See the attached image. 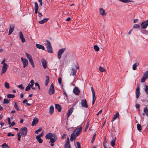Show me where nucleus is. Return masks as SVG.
<instances>
[{"label": "nucleus", "mask_w": 148, "mask_h": 148, "mask_svg": "<svg viewBox=\"0 0 148 148\" xmlns=\"http://www.w3.org/2000/svg\"><path fill=\"white\" fill-rule=\"evenodd\" d=\"M64 148H71L70 144H65Z\"/></svg>", "instance_id": "a18cd8bd"}, {"label": "nucleus", "mask_w": 148, "mask_h": 148, "mask_svg": "<svg viewBox=\"0 0 148 148\" xmlns=\"http://www.w3.org/2000/svg\"><path fill=\"white\" fill-rule=\"evenodd\" d=\"M49 19V18H44L41 21H39V23L41 24H43L46 22H47Z\"/></svg>", "instance_id": "bb28decb"}, {"label": "nucleus", "mask_w": 148, "mask_h": 148, "mask_svg": "<svg viewBox=\"0 0 148 148\" xmlns=\"http://www.w3.org/2000/svg\"><path fill=\"white\" fill-rule=\"evenodd\" d=\"M119 1L125 3H127L129 2H134V1L130 0H119Z\"/></svg>", "instance_id": "7c9ffc66"}, {"label": "nucleus", "mask_w": 148, "mask_h": 148, "mask_svg": "<svg viewBox=\"0 0 148 148\" xmlns=\"http://www.w3.org/2000/svg\"><path fill=\"white\" fill-rule=\"evenodd\" d=\"M18 135V140H20L21 136L20 135V134L19 133H17Z\"/></svg>", "instance_id": "864d4df0"}, {"label": "nucleus", "mask_w": 148, "mask_h": 148, "mask_svg": "<svg viewBox=\"0 0 148 148\" xmlns=\"http://www.w3.org/2000/svg\"><path fill=\"white\" fill-rule=\"evenodd\" d=\"M35 86H37L38 87V89L39 90L40 89V85L38 83H37V82L35 83Z\"/></svg>", "instance_id": "4d7b16f0"}, {"label": "nucleus", "mask_w": 148, "mask_h": 148, "mask_svg": "<svg viewBox=\"0 0 148 148\" xmlns=\"http://www.w3.org/2000/svg\"><path fill=\"white\" fill-rule=\"evenodd\" d=\"M41 61L42 65L43 68L45 69H46L47 67V62L46 61L45 59H41Z\"/></svg>", "instance_id": "2eb2a0df"}, {"label": "nucleus", "mask_w": 148, "mask_h": 148, "mask_svg": "<svg viewBox=\"0 0 148 148\" xmlns=\"http://www.w3.org/2000/svg\"><path fill=\"white\" fill-rule=\"evenodd\" d=\"M8 66V64L6 63H5L3 64L1 72L2 74H4L6 72L7 69V66Z\"/></svg>", "instance_id": "9b49d317"}, {"label": "nucleus", "mask_w": 148, "mask_h": 148, "mask_svg": "<svg viewBox=\"0 0 148 148\" xmlns=\"http://www.w3.org/2000/svg\"><path fill=\"white\" fill-rule=\"evenodd\" d=\"M73 92L76 95H78L80 91L76 87H75L73 90Z\"/></svg>", "instance_id": "412c9836"}, {"label": "nucleus", "mask_w": 148, "mask_h": 148, "mask_svg": "<svg viewBox=\"0 0 148 148\" xmlns=\"http://www.w3.org/2000/svg\"><path fill=\"white\" fill-rule=\"evenodd\" d=\"M36 138L39 143H42L43 140L40 138L38 137L37 138V137H36Z\"/></svg>", "instance_id": "c9c22d12"}, {"label": "nucleus", "mask_w": 148, "mask_h": 148, "mask_svg": "<svg viewBox=\"0 0 148 148\" xmlns=\"http://www.w3.org/2000/svg\"><path fill=\"white\" fill-rule=\"evenodd\" d=\"M99 14L103 16H106L107 13L105 12V10L102 8H100L99 9Z\"/></svg>", "instance_id": "ddd939ff"}, {"label": "nucleus", "mask_w": 148, "mask_h": 148, "mask_svg": "<svg viewBox=\"0 0 148 148\" xmlns=\"http://www.w3.org/2000/svg\"><path fill=\"white\" fill-rule=\"evenodd\" d=\"M25 55L27 57V58L28 59L30 63L32 65V67L33 68L35 66V65L32 57L29 54L27 53H25Z\"/></svg>", "instance_id": "7ed1b4c3"}, {"label": "nucleus", "mask_w": 148, "mask_h": 148, "mask_svg": "<svg viewBox=\"0 0 148 148\" xmlns=\"http://www.w3.org/2000/svg\"><path fill=\"white\" fill-rule=\"evenodd\" d=\"M56 139H57V137H56V138H51L50 139V140L49 141V143H53L55 142V141Z\"/></svg>", "instance_id": "2f4dec72"}, {"label": "nucleus", "mask_w": 148, "mask_h": 148, "mask_svg": "<svg viewBox=\"0 0 148 148\" xmlns=\"http://www.w3.org/2000/svg\"><path fill=\"white\" fill-rule=\"evenodd\" d=\"M27 130L26 127H24L21 128L19 130V133L21 134V135L25 137L27 135Z\"/></svg>", "instance_id": "f257e3e1"}, {"label": "nucleus", "mask_w": 148, "mask_h": 148, "mask_svg": "<svg viewBox=\"0 0 148 148\" xmlns=\"http://www.w3.org/2000/svg\"><path fill=\"white\" fill-rule=\"evenodd\" d=\"M96 136V134H95L93 136V137H92V139L91 140V143H93L94 140H95V137Z\"/></svg>", "instance_id": "3c124183"}, {"label": "nucleus", "mask_w": 148, "mask_h": 148, "mask_svg": "<svg viewBox=\"0 0 148 148\" xmlns=\"http://www.w3.org/2000/svg\"><path fill=\"white\" fill-rule=\"evenodd\" d=\"M58 82L59 83L61 84L62 82V79L61 77H60L58 79Z\"/></svg>", "instance_id": "052dcab7"}, {"label": "nucleus", "mask_w": 148, "mask_h": 148, "mask_svg": "<svg viewBox=\"0 0 148 148\" xmlns=\"http://www.w3.org/2000/svg\"><path fill=\"white\" fill-rule=\"evenodd\" d=\"M47 43L46 44L47 48V49L48 52L49 53H53L52 47L50 41L47 40Z\"/></svg>", "instance_id": "f03ea898"}, {"label": "nucleus", "mask_w": 148, "mask_h": 148, "mask_svg": "<svg viewBox=\"0 0 148 148\" xmlns=\"http://www.w3.org/2000/svg\"><path fill=\"white\" fill-rule=\"evenodd\" d=\"M94 50L96 51H98L99 50V48L97 45H95L94 46Z\"/></svg>", "instance_id": "58836bf2"}, {"label": "nucleus", "mask_w": 148, "mask_h": 148, "mask_svg": "<svg viewBox=\"0 0 148 148\" xmlns=\"http://www.w3.org/2000/svg\"><path fill=\"white\" fill-rule=\"evenodd\" d=\"M14 28V25H10V29L9 31L8 35H10L13 32Z\"/></svg>", "instance_id": "dca6fc26"}, {"label": "nucleus", "mask_w": 148, "mask_h": 148, "mask_svg": "<svg viewBox=\"0 0 148 148\" xmlns=\"http://www.w3.org/2000/svg\"><path fill=\"white\" fill-rule=\"evenodd\" d=\"M42 130V129L41 128H40L35 131V133L36 134H38V132H40Z\"/></svg>", "instance_id": "603ef678"}, {"label": "nucleus", "mask_w": 148, "mask_h": 148, "mask_svg": "<svg viewBox=\"0 0 148 148\" xmlns=\"http://www.w3.org/2000/svg\"><path fill=\"white\" fill-rule=\"evenodd\" d=\"M137 128L138 130L140 132H141V125L139 124H138L137 125Z\"/></svg>", "instance_id": "72a5a7b5"}, {"label": "nucleus", "mask_w": 148, "mask_h": 148, "mask_svg": "<svg viewBox=\"0 0 148 148\" xmlns=\"http://www.w3.org/2000/svg\"><path fill=\"white\" fill-rule=\"evenodd\" d=\"M144 112L143 113V116L145 115V114L148 117V109L147 107H145L144 108L143 110Z\"/></svg>", "instance_id": "393cba45"}, {"label": "nucleus", "mask_w": 148, "mask_h": 148, "mask_svg": "<svg viewBox=\"0 0 148 148\" xmlns=\"http://www.w3.org/2000/svg\"><path fill=\"white\" fill-rule=\"evenodd\" d=\"M10 100L8 99H5L3 100V103L4 104H7L9 103Z\"/></svg>", "instance_id": "4c0bfd02"}, {"label": "nucleus", "mask_w": 148, "mask_h": 148, "mask_svg": "<svg viewBox=\"0 0 148 148\" xmlns=\"http://www.w3.org/2000/svg\"><path fill=\"white\" fill-rule=\"evenodd\" d=\"M5 58L3 59V60L1 62V64H4L5 63Z\"/></svg>", "instance_id": "0e129e2a"}, {"label": "nucleus", "mask_w": 148, "mask_h": 148, "mask_svg": "<svg viewBox=\"0 0 148 148\" xmlns=\"http://www.w3.org/2000/svg\"><path fill=\"white\" fill-rule=\"evenodd\" d=\"M148 78V71H147L144 74L142 77L141 79L140 82L142 83L144 82Z\"/></svg>", "instance_id": "20e7f679"}, {"label": "nucleus", "mask_w": 148, "mask_h": 148, "mask_svg": "<svg viewBox=\"0 0 148 148\" xmlns=\"http://www.w3.org/2000/svg\"><path fill=\"white\" fill-rule=\"evenodd\" d=\"M55 108L59 112H60L61 111L62 108L60 105L56 104L55 105Z\"/></svg>", "instance_id": "b1692460"}, {"label": "nucleus", "mask_w": 148, "mask_h": 148, "mask_svg": "<svg viewBox=\"0 0 148 148\" xmlns=\"http://www.w3.org/2000/svg\"><path fill=\"white\" fill-rule=\"evenodd\" d=\"M107 142L106 140V139L105 138L104 139L103 143V145H106Z\"/></svg>", "instance_id": "680f3d73"}, {"label": "nucleus", "mask_w": 148, "mask_h": 148, "mask_svg": "<svg viewBox=\"0 0 148 148\" xmlns=\"http://www.w3.org/2000/svg\"><path fill=\"white\" fill-rule=\"evenodd\" d=\"M38 15L39 17H41L42 16V14L40 12H38Z\"/></svg>", "instance_id": "338daca9"}, {"label": "nucleus", "mask_w": 148, "mask_h": 148, "mask_svg": "<svg viewBox=\"0 0 148 148\" xmlns=\"http://www.w3.org/2000/svg\"><path fill=\"white\" fill-rule=\"evenodd\" d=\"M139 63L138 62H136L133 64L132 66V69L134 70H135L136 69V67L139 65Z\"/></svg>", "instance_id": "a878e982"}, {"label": "nucleus", "mask_w": 148, "mask_h": 148, "mask_svg": "<svg viewBox=\"0 0 148 148\" xmlns=\"http://www.w3.org/2000/svg\"><path fill=\"white\" fill-rule=\"evenodd\" d=\"M1 147L2 148H5L7 147V148H9V147L7 145L6 143H4L1 145Z\"/></svg>", "instance_id": "e433bc0d"}, {"label": "nucleus", "mask_w": 148, "mask_h": 148, "mask_svg": "<svg viewBox=\"0 0 148 148\" xmlns=\"http://www.w3.org/2000/svg\"><path fill=\"white\" fill-rule=\"evenodd\" d=\"M99 70L101 72H103L105 71V70L102 67L100 66Z\"/></svg>", "instance_id": "79ce46f5"}, {"label": "nucleus", "mask_w": 148, "mask_h": 148, "mask_svg": "<svg viewBox=\"0 0 148 148\" xmlns=\"http://www.w3.org/2000/svg\"><path fill=\"white\" fill-rule=\"evenodd\" d=\"M119 113L118 112H117L116 114H115L114 115V117L112 121V122L113 121H114L116 119L118 118L119 117Z\"/></svg>", "instance_id": "c756f323"}, {"label": "nucleus", "mask_w": 148, "mask_h": 148, "mask_svg": "<svg viewBox=\"0 0 148 148\" xmlns=\"http://www.w3.org/2000/svg\"><path fill=\"white\" fill-rule=\"evenodd\" d=\"M43 134H44L43 133V132H42L41 133L39 134V135L36 136V137H37V138L38 137L40 138V137H42L43 136Z\"/></svg>", "instance_id": "5fc2aeb1"}, {"label": "nucleus", "mask_w": 148, "mask_h": 148, "mask_svg": "<svg viewBox=\"0 0 148 148\" xmlns=\"http://www.w3.org/2000/svg\"><path fill=\"white\" fill-rule=\"evenodd\" d=\"M76 137H77V136H76V135L74 133H73L71 134L70 140L72 141L74 140H75Z\"/></svg>", "instance_id": "4be33fe9"}, {"label": "nucleus", "mask_w": 148, "mask_h": 148, "mask_svg": "<svg viewBox=\"0 0 148 148\" xmlns=\"http://www.w3.org/2000/svg\"><path fill=\"white\" fill-rule=\"evenodd\" d=\"M54 108L53 106H51L50 107L49 112L50 114H53L54 111Z\"/></svg>", "instance_id": "c85d7f7f"}, {"label": "nucleus", "mask_w": 148, "mask_h": 148, "mask_svg": "<svg viewBox=\"0 0 148 148\" xmlns=\"http://www.w3.org/2000/svg\"><path fill=\"white\" fill-rule=\"evenodd\" d=\"M56 137V135L53 134L51 133H49L47 134L45 136V138L48 139H50L51 138H55Z\"/></svg>", "instance_id": "1a4fd4ad"}, {"label": "nucleus", "mask_w": 148, "mask_h": 148, "mask_svg": "<svg viewBox=\"0 0 148 148\" xmlns=\"http://www.w3.org/2000/svg\"><path fill=\"white\" fill-rule=\"evenodd\" d=\"M34 9L38 10V5L37 2H35L34 3Z\"/></svg>", "instance_id": "37998d69"}, {"label": "nucleus", "mask_w": 148, "mask_h": 148, "mask_svg": "<svg viewBox=\"0 0 148 148\" xmlns=\"http://www.w3.org/2000/svg\"><path fill=\"white\" fill-rule=\"evenodd\" d=\"M38 118L36 117H35L32 121L31 125L32 126H34L36 125L38 122Z\"/></svg>", "instance_id": "4468645a"}, {"label": "nucleus", "mask_w": 148, "mask_h": 148, "mask_svg": "<svg viewBox=\"0 0 148 148\" xmlns=\"http://www.w3.org/2000/svg\"><path fill=\"white\" fill-rule=\"evenodd\" d=\"M36 46L37 48L38 49H42L43 50H44L45 49V48L43 45L39 44H36Z\"/></svg>", "instance_id": "aec40b11"}, {"label": "nucleus", "mask_w": 148, "mask_h": 148, "mask_svg": "<svg viewBox=\"0 0 148 148\" xmlns=\"http://www.w3.org/2000/svg\"><path fill=\"white\" fill-rule=\"evenodd\" d=\"M72 71H73V76H75L76 74V71L75 69L73 68H72Z\"/></svg>", "instance_id": "8fccbe9b"}, {"label": "nucleus", "mask_w": 148, "mask_h": 148, "mask_svg": "<svg viewBox=\"0 0 148 148\" xmlns=\"http://www.w3.org/2000/svg\"><path fill=\"white\" fill-rule=\"evenodd\" d=\"M18 88L22 89H23L24 88L22 84L18 85Z\"/></svg>", "instance_id": "6e6d98bb"}, {"label": "nucleus", "mask_w": 148, "mask_h": 148, "mask_svg": "<svg viewBox=\"0 0 148 148\" xmlns=\"http://www.w3.org/2000/svg\"><path fill=\"white\" fill-rule=\"evenodd\" d=\"M7 97L9 98H13L15 97V96L14 95L8 94H7Z\"/></svg>", "instance_id": "473e14b6"}, {"label": "nucleus", "mask_w": 148, "mask_h": 148, "mask_svg": "<svg viewBox=\"0 0 148 148\" xmlns=\"http://www.w3.org/2000/svg\"><path fill=\"white\" fill-rule=\"evenodd\" d=\"M91 89L92 93V104L93 105L96 100L95 94V91L92 87H91Z\"/></svg>", "instance_id": "6e6552de"}, {"label": "nucleus", "mask_w": 148, "mask_h": 148, "mask_svg": "<svg viewBox=\"0 0 148 148\" xmlns=\"http://www.w3.org/2000/svg\"><path fill=\"white\" fill-rule=\"evenodd\" d=\"M16 124V123L15 122H12L11 125L9 126V127H10V126H13L14 125Z\"/></svg>", "instance_id": "e2e57ef3"}, {"label": "nucleus", "mask_w": 148, "mask_h": 148, "mask_svg": "<svg viewBox=\"0 0 148 148\" xmlns=\"http://www.w3.org/2000/svg\"><path fill=\"white\" fill-rule=\"evenodd\" d=\"M21 59L23 63V67L24 68H25L28 65V61L26 59L23 57L21 58Z\"/></svg>", "instance_id": "9d476101"}, {"label": "nucleus", "mask_w": 148, "mask_h": 148, "mask_svg": "<svg viewBox=\"0 0 148 148\" xmlns=\"http://www.w3.org/2000/svg\"><path fill=\"white\" fill-rule=\"evenodd\" d=\"M69 138L68 137L66 139V141L65 144H70L69 143Z\"/></svg>", "instance_id": "bf43d9fd"}, {"label": "nucleus", "mask_w": 148, "mask_h": 148, "mask_svg": "<svg viewBox=\"0 0 148 148\" xmlns=\"http://www.w3.org/2000/svg\"><path fill=\"white\" fill-rule=\"evenodd\" d=\"M138 21V19H135L134 20L133 22L134 23L137 22Z\"/></svg>", "instance_id": "774afa93"}, {"label": "nucleus", "mask_w": 148, "mask_h": 148, "mask_svg": "<svg viewBox=\"0 0 148 148\" xmlns=\"http://www.w3.org/2000/svg\"><path fill=\"white\" fill-rule=\"evenodd\" d=\"M145 22L143 21L140 24L141 27L143 29H145L148 26V24Z\"/></svg>", "instance_id": "6ab92c4d"}, {"label": "nucleus", "mask_w": 148, "mask_h": 148, "mask_svg": "<svg viewBox=\"0 0 148 148\" xmlns=\"http://www.w3.org/2000/svg\"><path fill=\"white\" fill-rule=\"evenodd\" d=\"M139 27L140 25L137 24H135L133 26V27L134 28H139Z\"/></svg>", "instance_id": "de8ad7c7"}, {"label": "nucleus", "mask_w": 148, "mask_h": 148, "mask_svg": "<svg viewBox=\"0 0 148 148\" xmlns=\"http://www.w3.org/2000/svg\"><path fill=\"white\" fill-rule=\"evenodd\" d=\"M55 92L53 84H52L50 86L48 93L50 95H52L54 94Z\"/></svg>", "instance_id": "0eeeda50"}, {"label": "nucleus", "mask_w": 148, "mask_h": 148, "mask_svg": "<svg viewBox=\"0 0 148 148\" xmlns=\"http://www.w3.org/2000/svg\"><path fill=\"white\" fill-rule=\"evenodd\" d=\"M145 91L146 94L148 95V87L146 85H145Z\"/></svg>", "instance_id": "09e8293b"}, {"label": "nucleus", "mask_w": 148, "mask_h": 148, "mask_svg": "<svg viewBox=\"0 0 148 148\" xmlns=\"http://www.w3.org/2000/svg\"><path fill=\"white\" fill-rule=\"evenodd\" d=\"M73 108L72 107H71L69 110L68 113L67 114V116L68 117H69V116L71 115L72 113L73 112Z\"/></svg>", "instance_id": "5701e85b"}, {"label": "nucleus", "mask_w": 148, "mask_h": 148, "mask_svg": "<svg viewBox=\"0 0 148 148\" xmlns=\"http://www.w3.org/2000/svg\"><path fill=\"white\" fill-rule=\"evenodd\" d=\"M31 86H30V84H29L25 88V90L26 91L29 90L30 89Z\"/></svg>", "instance_id": "c03bdc74"}, {"label": "nucleus", "mask_w": 148, "mask_h": 148, "mask_svg": "<svg viewBox=\"0 0 148 148\" xmlns=\"http://www.w3.org/2000/svg\"><path fill=\"white\" fill-rule=\"evenodd\" d=\"M81 104L82 106L83 107L85 108H87L88 107L87 101L85 99L82 100Z\"/></svg>", "instance_id": "f8f14e48"}, {"label": "nucleus", "mask_w": 148, "mask_h": 148, "mask_svg": "<svg viewBox=\"0 0 148 148\" xmlns=\"http://www.w3.org/2000/svg\"><path fill=\"white\" fill-rule=\"evenodd\" d=\"M116 138L115 137L113 138L112 139V140L111 142V143L112 147H114L115 145V141Z\"/></svg>", "instance_id": "cd10ccee"}, {"label": "nucleus", "mask_w": 148, "mask_h": 148, "mask_svg": "<svg viewBox=\"0 0 148 148\" xmlns=\"http://www.w3.org/2000/svg\"><path fill=\"white\" fill-rule=\"evenodd\" d=\"M14 107H15V108L17 110V111H19L20 110V109L19 108H18V106L17 104V103L16 102H14Z\"/></svg>", "instance_id": "ea45409f"}, {"label": "nucleus", "mask_w": 148, "mask_h": 148, "mask_svg": "<svg viewBox=\"0 0 148 148\" xmlns=\"http://www.w3.org/2000/svg\"><path fill=\"white\" fill-rule=\"evenodd\" d=\"M46 78L47 79L45 81V85L46 86H47L48 83H49V76H46Z\"/></svg>", "instance_id": "f704fd0d"}, {"label": "nucleus", "mask_w": 148, "mask_h": 148, "mask_svg": "<svg viewBox=\"0 0 148 148\" xmlns=\"http://www.w3.org/2000/svg\"><path fill=\"white\" fill-rule=\"evenodd\" d=\"M140 95V88L138 86L136 89V97L137 99H138Z\"/></svg>", "instance_id": "f3484780"}, {"label": "nucleus", "mask_w": 148, "mask_h": 148, "mask_svg": "<svg viewBox=\"0 0 148 148\" xmlns=\"http://www.w3.org/2000/svg\"><path fill=\"white\" fill-rule=\"evenodd\" d=\"M8 123L9 125L10 124H11V120L10 119V118H8Z\"/></svg>", "instance_id": "69168bd1"}, {"label": "nucleus", "mask_w": 148, "mask_h": 148, "mask_svg": "<svg viewBox=\"0 0 148 148\" xmlns=\"http://www.w3.org/2000/svg\"><path fill=\"white\" fill-rule=\"evenodd\" d=\"M30 83H31V84H30V86L31 87H33L34 84V80L33 79H32L30 81Z\"/></svg>", "instance_id": "49530a36"}, {"label": "nucleus", "mask_w": 148, "mask_h": 148, "mask_svg": "<svg viewBox=\"0 0 148 148\" xmlns=\"http://www.w3.org/2000/svg\"><path fill=\"white\" fill-rule=\"evenodd\" d=\"M66 50L65 48H63L60 49L58 53L57 57L58 59H60L61 58V56Z\"/></svg>", "instance_id": "423d86ee"}, {"label": "nucleus", "mask_w": 148, "mask_h": 148, "mask_svg": "<svg viewBox=\"0 0 148 148\" xmlns=\"http://www.w3.org/2000/svg\"><path fill=\"white\" fill-rule=\"evenodd\" d=\"M5 86L6 88L7 89H8L10 88L9 84L8 82H5Z\"/></svg>", "instance_id": "a19ab883"}, {"label": "nucleus", "mask_w": 148, "mask_h": 148, "mask_svg": "<svg viewBox=\"0 0 148 148\" xmlns=\"http://www.w3.org/2000/svg\"><path fill=\"white\" fill-rule=\"evenodd\" d=\"M19 37L23 42H25V39L23 37L22 32L21 31L20 32H19Z\"/></svg>", "instance_id": "a211bd4d"}, {"label": "nucleus", "mask_w": 148, "mask_h": 148, "mask_svg": "<svg viewBox=\"0 0 148 148\" xmlns=\"http://www.w3.org/2000/svg\"><path fill=\"white\" fill-rule=\"evenodd\" d=\"M76 144L77 146V148H81V146L80 144V143L79 142H77L76 143Z\"/></svg>", "instance_id": "13d9d810"}, {"label": "nucleus", "mask_w": 148, "mask_h": 148, "mask_svg": "<svg viewBox=\"0 0 148 148\" xmlns=\"http://www.w3.org/2000/svg\"><path fill=\"white\" fill-rule=\"evenodd\" d=\"M82 130V127L77 128L74 130L73 133L76 135V136H78L81 132Z\"/></svg>", "instance_id": "39448f33"}]
</instances>
